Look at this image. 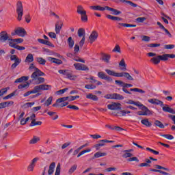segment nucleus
Returning a JSON list of instances; mask_svg holds the SVG:
<instances>
[{
    "instance_id": "nucleus-1",
    "label": "nucleus",
    "mask_w": 175,
    "mask_h": 175,
    "mask_svg": "<svg viewBox=\"0 0 175 175\" xmlns=\"http://www.w3.org/2000/svg\"><path fill=\"white\" fill-rule=\"evenodd\" d=\"M109 110H120L116 114H114L116 117H125L126 114H131L130 111L121 110V103H113L107 105Z\"/></svg>"
},
{
    "instance_id": "nucleus-2",
    "label": "nucleus",
    "mask_w": 175,
    "mask_h": 175,
    "mask_svg": "<svg viewBox=\"0 0 175 175\" xmlns=\"http://www.w3.org/2000/svg\"><path fill=\"white\" fill-rule=\"evenodd\" d=\"M169 58H175V55L165 53L161 55H157V57L151 58L150 62L154 64V65H158L161 61H167Z\"/></svg>"
},
{
    "instance_id": "nucleus-3",
    "label": "nucleus",
    "mask_w": 175,
    "mask_h": 175,
    "mask_svg": "<svg viewBox=\"0 0 175 175\" xmlns=\"http://www.w3.org/2000/svg\"><path fill=\"white\" fill-rule=\"evenodd\" d=\"M106 73L109 76H113L114 77H125L127 80L133 81V77L131 76V75L128 72H116L111 70L106 69Z\"/></svg>"
},
{
    "instance_id": "nucleus-4",
    "label": "nucleus",
    "mask_w": 175,
    "mask_h": 175,
    "mask_svg": "<svg viewBox=\"0 0 175 175\" xmlns=\"http://www.w3.org/2000/svg\"><path fill=\"white\" fill-rule=\"evenodd\" d=\"M29 70H32V69H34L35 72H33L31 77L33 79V80H36L37 77H40L41 76H44V72H42L39 70V68H36L33 64H31L29 67Z\"/></svg>"
},
{
    "instance_id": "nucleus-5",
    "label": "nucleus",
    "mask_w": 175,
    "mask_h": 175,
    "mask_svg": "<svg viewBox=\"0 0 175 175\" xmlns=\"http://www.w3.org/2000/svg\"><path fill=\"white\" fill-rule=\"evenodd\" d=\"M16 14L18 21L23 20V16L24 15V7L23 6V2L18 1L16 3Z\"/></svg>"
},
{
    "instance_id": "nucleus-6",
    "label": "nucleus",
    "mask_w": 175,
    "mask_h": 175,
    "mask_svg": "<svg viewBox=\"0 0 175 175\" xmlns=\"http://www.w3.org/2000/svg\"><path fill=\"white\" fill-rule=\"evenodd\" d=\"M58 72L63 76H66V79L70 80H76L77 76L73 75V72L70 70H59Z\"/></svg>"
},
{
    "instance_id": "nucleus-7",
    "label": "nucleus",
    "mask_w": 175,
    "mask_h": 175,
    "mask_svg": "<svg viewBox=\"0 0 175 175\" xmlns=\"http://www.w3.org/2000/svg\"><path fill=\"white\" fill-rule=\"evenodd\" d=\"M11 35L12 36H16V35H18V36L24 38L25 35H27V31H25V29L18 27V29H15L14 32L11 33Z\"/></svg>"
},
{
    "instance_id": "nucleus-8",
    "label": "nucleus",
    "mask_w": 175,
    "mask_h": 175,
    "mask_svg": "<svg viewBox=\"0 0 175 175\" xmlns=\"http://www.w3.org/2000/svg\"><path fill=\"white\" fill-rule=\"evenodd\" d=\"M10 58L11 61H14V63L11 66V68L12 69H16L18 66V64H21V59L18 58L16 55H11Z\"/></svg>"
},
{
    "instance_id": "nucleus-9",
    "label": "nucleus",
    "mask_w": 175,
    "mask_h": 175,
    "mask_svg": "<svg viewBox=\"0 0 175 175\" xmlns=\"http://www.w3.org/2000/svg\"><path fill=\"white\" fill-rule=\"evenodd\" d=\"M138 107L143 111L144 116H152V111L150 110L148 107L142 104V103H139Z\"/></svg>"
},
{
    "instance_id": "nucleus-10",
    "label": "nucleus",
    "mask_w": 175,
    "mask_h": 175,
    "mask_svg": "<svg viewBox=\"0 0 175 175\" xmlns=\"http://www.w3.org/2000/svg\"><path fill=\"white\" fill-rule=\"evenodd\" d=\"M10 40V36L6 31H3L0 33V42L5 43V42Z\"/></svg>"
},
{
    "instance_id": "nucleus-11",
    "label": "nucleus",
    "mask_w": 175,
    "mask_h": 175,
    "mask_svg": "<svg viewBox=\"0 0 175 175\" xmlns=\"http://www.w3.org/2000/svg\"><path fill=\"white\" fill-rule=\"evenodd\" d=\"M38 161H39V157H36L31 160V163L27 167L28 172H33V169H35Z\"/></svg>"
},
{
    "instance_id": "nucleus-12",
    "label": "nucleus",
    "mask_w": 175,
    "mask_h": 175,
    "mask_svg": "<svg viewBox=\"0 0 175 175\" xmlns=\"http://www.w3.org/2000/svg\"><path fill=\"white\" fill-rule=\"evenodd\" d=\"M74 66L77 70H90V68L85 64L77 63L74 64Z\"/></svg>"
},
{
    "instance_id": "nucleus-13",
    "label": "nucleus",
    "mask_w": 175,
    "mask_h": 175,
    "mask_svg": "<svg viewBox=\"0 0 175 175\" xmlns=\"http://www.w3.org/2000/svg\"><path fill=\"white\" fill-rule=\"evenodd\" d=\"M105 143H114V141H110L107 139L100 140L99 144L94 145L96 151L99 150V147H103L105 146Z\"/></svg>"
},
{
    "instance_id": "nucleus-14",
    "label": "nucleus",
    "mask_w": 175,
    "mask_h": 175,
    "mask_svg": "<svg viewBox=\"0 0 175 175\" xmlns=\"http://www.w3.org/2000/svg\"><path fill=\"white\" fill-rule=\"evenodd\" d=\"M148 102L149 103H151L152 105H159L161 106V107L164 106L163 105V102L160 100H158L157 98H150V99H148Z\"/></svg>"
},
{
    "instance_id": "nucleus-15",
    "label": "nucleus",
    "mask_w": 175,
    "mask_h": 175,
    "mask_svg": "<svg viewBox=\"0 0 175 175\" xmlns=\"http://www.w3.org/2000/svg\"><path fill=\"white\" fill-rule=\"evenodd\" d=\"M106 10H108L109 12H111V14H113V16H118L122 13L121 12V11L117 9H114L113 8H110L109 6H106Z\"/></svg>"
},
{
    "instance_id": "nucleus-16",
    "label": "nucleus",
    "mask_w": 175,
    "mask_h": 175,
    "mask_svg": "<svg viewBox=\"0 0 175 175\" xmlns=\"http://www.w3.org/2000/svg\"><path fill=\"white\" fill-rule=\"evenodd\" d=\"M98 31H93L90 36H89V40H90V43L92 44L93 42H95L98 39Z\"/></svg>"
},
{
    "instance_id": "nucleus-17",
    "label": "nucleus",
    "mask_w": 175,
    "mask_h": 175,
    "mask_svg": "<svg viewBox=\"0 0 175 175\" xmlns=\"http://www.w3.org/2000/svg\"><path fill=\"white\" fill-rule=\"evenodd\" d=\"M62 25L63 23L62 21H58L56 22L55 31L57 34H59L61 32V29H62Z\"/></svg>"
},
{
    "instance_id": "nucleus-18",
    "label": "nucleus",
    "mask_w": 175,
    "mask_h": 175,
    "mask_svg": "<svg viewBox=\"0 0 175 175\" xmlns=\"http://www.w3.org/2000/svg\"><path fill=\"white\" fill-rule=\"evenodd\" d=\"M14 102L13 101H5L0 103V110L1 109H5V107H9V106H13Z\"/></svg>"
},
{
    "instance_id": "nucleus-19",
    "label": "nucleus",
    "mask_w": 175,
    "mask_h": 175,
    "mask_svg": "<svg viewBox=\"0 0 175 175\" xmlns=\"http://www.w3.org/2000/svg\"><path fill=\"white\" fill-rule=\"evenodd\" d=\"M38 42L41 44H46V46H49V47H54V44H53V43H51V42L49 40H46L42 38H38Z\"/></svg>"
},
{
    "instance_id": "nucleus-20",
    "label": "nucleus",
    "mask_w": 175,
    "mask_h": 175,
    "mask_svg": "<svg viewBox=\"0 0 175 175\" xmlns=\"http://www.w3.org/2000/svg\"><path fill=\"white\" fill-rule=\"evenodd\" d=\"M131 87H133V85L131 83H124V86L122 88L123 92H125V94H129V95H132V92L128 91V89H127V88H131Z\"/></svg>"
},
{
    "instance_id": "nucleus-21",
    "label": "nucleus",
    "mask_w": 175,
    "mask_h": 175,
    "mask_svg": "<svg viewBox=\"0 0 175 175\" xmlns=\"http://www.w3.org/2000/svg\"><path fill=\"white\" fill-rule=\"evenodd\" d=\"M48 60L53 62V64H56V65H62L63 64L62 60L51 57H49Z\"/></svg>"
},
{
    "instance_id": "nucleus-22",
    "label": "nucleus",
    "mask_w": 175,
    "mask_h": 175,
    "mask_svg": "<svg viewBox=\"0 0 175 175\" xmlns=\"http://www.w3.org/2000/svg\"><path fill=\"white\" fill-rule=\"evenodd\" d=\"M162 109L163 111H165V113H170L171 114H175V110L173 109V108L168 107L167 105H165V106L163 107Z\"/></svg>"
},
{
    "instance_id": "nucleus-23",
    "label": "nucleus",
    "mask_w": 175,
    "mask_h": 175,
    "mask_svg": "<svg viewBox=\"0 0 175 175\" xmlns=\"http://www.w3.org/2000/svg\"><path fill=\"white\" fill-rule=\"evenodd\" d=\"M107 18L109 20H112L113 21H122V18L118 17V16H114L110 14H107L106 15Z\"/></svg>"
},
{
    "instance_id": "nucleus-24",
    "label": "nucleus",
    "mask_w": 175,
    "mask_h": 175,
    "mask_svg": "<svg viewBox=\"0 0 175 175\" xmlns=\"http://www.w3.org/2000/svg\"><path fill=\"white\" fill-rule=\"evenodd\" d=\"M54 169H55V162H52L49 167L48 174L51 175L54 173Z\"/></svg>"
},
{
    "instance_id": "nucleus-25",
    "label": "nucleus",
    "mask_w": 175,
    "mask_h": 175,
    "mask_svg": "<svg viewBox=\"0 0 175 175\" xmlns=\"http://www.w3.org/2000/svg\"><path fill=\"white\" fill-rule=\"evenodd\" d=\"M34 80L36 81V84L37 85L42 84V83H44V78L39 77H37L36 79H32V80L29 81L30 83H32V81H34Z\"/></svg>"
},
{
    "instance_id": "nucleus-26",
    "label": "nucleus",
    "mask_w": 175,
    "mask_h": 175,
    "mask_svg": "<svg viewBox=\"0 0 175 175\" xmlns=\"http://www.w3.org/2000/svg\"><path fill=\"white\" fill-rule=\"evenodd\" d=\"M80 15H81V21H83V23H87V21H88V16H87V11L82 12V14H80Z\"/></svg>"
},
{
    "instance_id": "nucleus-27",
    "label": "nucleus",
    "mask_w": 175,
    "mask_h": 175,
    "mask_svg": "<svg viewBox=\"0 0 175 175\" xmlns=\"http://www.w3.org/2000/svg\"><path fill=\"white\" fill-rule=\"evenodd\" d=\"M87 99H91V100H94V102H96L99 100V98L96 95H94L92 94H89L86 96Z\"/></svg>"
},
{
    "instance_id": "nucleus-28",
    "label": "nucleus",
    "mask_w": 175,
    "mask_h": 175,
    "mask_svg": "<svg viewBox=\"0 0 175 175\" xmlns=\"http://www.w3.org/2000/svg\"><path fill=\"white\" fill-rule=\"evenodd\" d=\"M91 9H93V10H100V12H105V10H106V6L101 7L100 5H93L91 6Z\"/></svg>"
},
{
    "instance_id": "nucleus-29",
    "label": "nucleus",
    "mask_w": 175,
    "mask_h": 175,
    "mask_svg": "<svg viewBox=\"0 0 175 175\" xmlns=\"http://www.w3.org/2000/svg\"><path fill=\"white\" fill-rule=\"evenodd\" d=\"M141 123L143 125H145V126H147L148 128H150L152 125L151 122L148 121V119H143L141 120Z\"/></svg>"
},
{
    "instance_id": "nucleus-30",
    "label": "nucleus",
    "mask_w": 175,
    "mask_h": 175,
    "mask_svg": "<svg viewBox=\"0 0 175 175\" xmlns=\"http://www.w3.org/2000/svg\"><path fill=\"white\" fill-rule=\"evenodd\" d=\"M25 62H27L28 64H30V62H33V55H32V53L28 54L26 57Z\"/></svg>"
},
{
    "instance_id": "nucleus-31",
    "label": "nucleus",
    "mask_w": 175,
    "mask_h": 175,
    "mask_svg": "<svg viewBox=\"0 0 175 175\" xmlns=\"http://www.w3.org/2000/svg\"><path fill=\"white\" fill-rule=\"evenodd\" d=\"M110 58H111V56L110 55L103 54L102 59L103 61H104V62L109 64L110 62Z\"/></svg>"
},
{
    "instance_id": "nucleus-32",
    "label": "nucleus",
    "mask_w": 175,
    "mask_h": 175,
    "mask_svg": "<svg viewBox=\"0 0 175 175\" xmlns=\"http://www.w3.org/2000/svg\"><path fill=\"white\" fill-rule=\"evenodd\" d=\"M29 79V77L23 76L19 79H16L14 83H23V81H28Z\"/></svg>"
},
{
    "instance_id": "nucleus-33",
    "label": "nucleus",
    "mask_w": 175,
    "mask_h": 175,
    "mask_svg": "<svg viewBox=\"0 0 175 175\" xmlns=\"http://www.w3.org/2000/svg\"><path fill=\"white\" fill-rule=\"evenodd\" d=\"M78 36L79 38H85V29L80 28L78 29Z\"/></svg>"
},
{
    "instance_id": "nucleus-34",
    "label": "nucleus",
    "mask_w": 175,
    "mask_h": 175,
    "mask_svg": "<svg viewBox=\"0 0 175 175\" xmlns=\"http://www.w3.org/2000/svg\"><path fill=\"white\" fill-rule=\"evenodd\" d=\"M118 25H120V27H125L126 28H135L136 27V25H132L129 23H119Z\"/></svg>"
},
{
    "instance_id": "nucleus-35",
    "label": "nucleus",
    "mask_w": 175,
    "mask_h": 175,
    "mask_svg": "<svg viewBox=\"0 0 175 175\" xmlns=\"http://www.w3.org/2000/svg\"><path fill=\"white\" fill-rule=\"evenodd\" d=\"M119 66H122L120 69L122 70H126V64H125V59H122L119 63Z\"/></svg>"
},
{
    "instance_id": "nucleus-36",
    "label": "nucleus",
    "mask_w": 175,
    "mask_h": 175,
    "mask_svg": "<svg viewBox=\"0 0 175 175\" xmlns=\"http://www.w3.org/2000/svg\"><path fill=\"white\" fill-rule=\"evenodd\" d=\"M124 154H122L123 158H131L133 157V154L131 153V150H124Z\"/></svg>"
},
{
    "instance_id": "nucleus-37",
    "label": "nucleus",
    "mask_w": 175,
    "mask_h": 175,
    "mask_svg": "<svg viewBox=\"0 0 175 175\" xmlns=\"http://www.w3.org/2000/svg\"><path fill=\"white\" fill-rule=\"evenodd\" d=\"M113 99H116V100H123L124 96L120 94L113 93Z\"/></svg>"
},
{
    "instance_id": "nucleus-38",
    "label": "nucleus",
    "mask_w": 175,
    "mask_h": 175,
    "mask_svg": "<svg viewBox=\"0 0 175 175\" xmlns=\"http://www.w3.org/2000/svg\"><path fill=\"white\" fill-rule=\"evenodd\" d=\"M41 85V91H49L51 90V85L42 84Z\"/></svg>"
},
{
    "instance_id": "nucleus-39",
    "label": "nucleus",
    "mask_w": 175,
    "mask_h": 175,
    "mask_svg": "<svg viewBox=\"0 0 175 175\" xmlns=\"http://www.w3.org/2000/svg\"><path fill=\"white\" fill-rule=\"evenodd\" d=\"M107 153L102 152H97L94 154V158H100V157H106Z\"/></svg>"
},
{
    "instance_id": "nucleus-40",
    "label": "nucleus",
    "mask_w": 175,
    "mask_h": 175,
    "mask_svg": "<svg viewBox=\"0 0 175 175\" xmlns=\"http://www.w3.org/2000/svg\"><path fill=\"white\" fill-rule=\"evenodd\" d=\"M40 140V138L39 137L34 136L33 139H31L29 141V144H36V143H38V142H39Z\"/></svg>"
},
{
    "instance_id": "nucleus-41",
    "label": "nucleus",
    "mask_w": 175,
    "mask_h": 175,
    "mask_svg": "<svg viewBox=\"0 0 175 175\" xmlns=\"http://www.w3.org/2000/svg\"><path fill=\"white\" fill-rule=\"evenodd\" d=\"M68 43L70 49H73V46H75V41L72 39V37H69L68 39Z\"/></svg>"
},
{
    "instance_id": "nucleus-42",
    "label": "nucleus",
    "mask_w": 175,
    "mask_h": 175,
    "mask_svg": "<svg viewBox=\"0 0 175 175\" xmlns=\"http://www.w3.org/2000/svg\"><path fill=\"white\" fill-rule=\"evenodd\" d=\"M125 103H126L127 105H135V106H137L139 107V105H140V102L137 101H133V100H129L128 101L125 102Z\"/></svg>"
},
{
    "instance_id": "nucleus-43",
    "label": "nucleus",
    "mask_w": 175,
    "mask_h": 175,
    "mask_svg": "<svg viewBox=\"0 0 175 175\" xmlns=\"http://www.w3.org/2000/svg\"><path fill=\"white\" fill-rule=\"evenodd\" d=\"M69 96L66 97H62L56 100L57 103H62V102H66V100H68Z\"/></svg>"
},
{
    "instance_id": "nucleus-44",
    "label": "nucleus",
    "mask_w": 175,
    "mask_h": 175,
    "mask_svg": "<svg viewBox=\"0 0 175 175\" xmlns=\"http://www.w3.org/2000/svg\"><path fill=\"white\" fill-rule=\"evenodd\" d=\"M36 61L40 65H46V59H43V57H37Z\"/></svg>"
},
{
    "instance_id": "nucleus-45",
    "label": "nucleus",
    "mask_w": 175,
    "mask_h": 175,
    "mask_svg": "<svg viewBox=\"0 0 175 175\" xmlns=\"http://www.w3.org/2000/svg\"><path fill=\"white\" fill-rule=\"evenodd\" d=\"M154 125L156 126H159V128H161V129H163L165 128V125H163L159 120H155Z\"/></svg>"
},
{
    "instance_id": "nucleus-46",
    "label": "nucleus",
    "mask_w": 175,
    "mask_h": 175,
    "mask_svg": "<svg viewBox=\"0 0 175 175\" xmlns=\"http://www.w3.org/2000/svg\"><path fill=\"white\" fill-rule=\"evenodd\" d=\"M130 91L134 92H139V94H146V91L139 88H131Z\"/></svg>"
},
{
    "instance_id": "nucleus-47",
    "label": "nucleus",
    "mask_w": 175,
    "mask_h": 175,
    "mask_svg": "<svg viewBox=\"0 0 175 175\" xmlns=\"http://www.w3.org/2000/svg\"><path fill=\"white\" fill-rule=\"evenodd\" d=\"M85 12V10H84V8H83V6H81V5L77 6V13H78V14H81L84 13Z\"/></svg>"
},
{
    "instance_id": "nucleus-48",
    "label": "nucleus",
    "mask_w": 175,
    "mask_h": 175,
    "mask_svg": "<svg viewBox=\"0 0 175 175\" xmlns=\"http://www.w3.org/2000/svg\"><path fill=\"white\" fill-rule=\"evenodd\" d=\"M36 125H42V122L41 121L36 122V119L33 120V121H31V124H29V126H35Z\"/></svg>"
},
{
    "instance_id": "nucleus-49",
    "label": "nucleus",
    "mask_w": 175,
    "mask_h": 175,
    "mask_svg": "<svg viewBox=\"0 0 175 175\" xmlns=\"http://www.w3.org/2000/svg\"><path fill=\"white\" fill-rule=\"evenodd\" d=\"M9 90H10V87H7L5 88H2L0 90V96H2L3 95H5V94H6V92H8V91H9Z\"/></svg>"
},
{
    "instance_id": "nucleus-50",
    "label": "nucleus",
    "mask_w": 175,
    "mask_h": 175,
    "mask_svg": "<svg viewBox=\"0 0 175 175\" xmlns=\"http://www.w3.org/2000/svg\"><path fill=\"white\" fill-rule=\"evenodd\" d=\"M16 95V91L13 92L12 93H10V94L4 96L3 98V100H7V99H10V98H13Z\"/></svg>"
},
{
    "instance_id": "nucleus-51",
    "label": "nucleus",
    "mask_w": 175,
    "mask_h": 175,
    "mask_svg": "<svg viewBox=\"0 0 175 175\" xmlns=\"http://www.w3.org/2000/svg\"><path fill=\"white\" fill-rule=\"evenodd\" d=\"M33 94H38L40 91H42L41 85H36L34 87L33 90H32Z\"/></svg>"
},
{
    "instance_id": "nucleus-52",
    "label": "nucleus",
    "mask_w": 175,
    "mask_h": 175,
    "mask_svg": "<svg viewBox=\"0 0 175 175\" xmlns=\"http://www.w3.org/2000/svg\"><path fill=\"white\" fill-rule=\"evenodd\" d=\"M60 174H61V163H59L57 165L55 175H60Z\"/></svg>"
},
{
    "instance_id": "nucleus-53",
    "label": "nucleus",
    "mask_w": 175,
    "mask_h": 175,
    "mask_svg": "<svg viewBox=\"0 0 175 175\" xmlns=\"http://www.w3.org/2000/svg\"><path fill=\"white\" fill-rule=\"evenodd\" d=\"M13 39L10 38V40H8L9 42V46L10 47H12L13 49H16V42L15 41H12Z\"/></svg>"
},
{
    "instance_id": "nucleus-54",
    "label": "nucleus",
    "mask_w": 175,
    "mask_h": 175,
    "mask_svg": "<svg viewBox=\"0 0 175 175\" xmlns=\"http://www.w3.org/2000/svg\"><path fill=\"white\" fill-rule=\"evenodd\" d=\"M91 149H86L84 150L81 151L78 154H77V158H80V157H81V155H83V154H85L87 152H90Z\"/></svg>"
},
{
    "instance_id": "nucleus-55",
    "label": "nucleus",
    "mask_w": 175,
    "mask_h": 175,
    "mask_svg": "<svg viewBox=\"0 0 175 175\" xmlns=\"http://www.w3.org/2000/svg\"><path fill=\"white\" fill-rule=\"evenodd\" d=\"M161 136L165 139H167L168 140H173V139H174V137L170 134H164L161 135Z\"/></svg>"
},
{
    "instance_id": "nucleus-56",
    "label": "nucleus",
    "mask_w": 175,
    "mask_h": 175,
    "mask_svg": "<svg viewBox=\"0 0 175 175\" xmlns=\"http://www.w3.org/2000/svg\"><path fill=\"white\" fill-rule=\"evenodd\" d=\"M85 88H86V90H95V88H96V85L92 84H88L85 85Z\"/></svg>"
},
{
    "instance_id": "nucleus-57",
    "label": "nucleus",
    "mask_w": 175,
    "mask_h": 175,
    "mask_svg": "<svg viewBox=\"0 0 175 175\" xmlns=\"http://www.w3.org/2000/svg\"><path fill=\"white\" fill-rule=\"evenodd\" d=\"M76 169H77V165H72L70 170H68V174H72V173L75 172V171L76 170Z\"/></svg>"
},
{
    "instance_id": "nucleus-58",
    "label": "nucleus",
    "mask_w": 175,
    "mask_h": 175,
    "mask_svg": "<svg viewBox=\"0 0 175 175\" xmlns=\"http://www.w3.org/2000/svg\"><path fill=\"white\" fill-rule=\"evenodd\" d=\"M107 75H105V72H98V77H99V79H102L103 80H105Z\"/></svg>"
},
{
    "instance_id": "nucleus-59",
    "label": "nucleus",
    "mask_w": 175,
    "mask_h": 175,
    "mask_svg": "<svg viewBox=\"0 0 175 175\" xmlns=\"http://www.w3.org/2000/svg\"><path fill=\"white\" fill-rule=\"evenodd\" d=\"M26 87H29V83L26 82V83L21 84L18 86V90H23V88H26Z\"/></svg>"
},
{
    "instance_id": "nucleus-60",
    "label": "nucleus",
    "mask_w": 175,
    "mask_h": 175,
    "mask_svg": "<svg viewBox=\"0 0 175 175\" xmlns=\"http://www.w3.org/2000/svg\"><path fill=\"white\" fill-rule=\"evenodd\" d=\"M51 102H53V96H50L44 103L45 106H50L51 105Z\"/></svg>"
},
{
    "instance_id": "nucleus-61",
    "label": "nucleus",
    "mask_w": 175,
    "mask_h": 175,
    "mask_svg": "<svg viewBox=\"0 0 175 175\" xmlns=\"http://www.w3.org/2000/svg\"><path fill=\"white\" fill-rule=\"evenodd\" d=\"M113 53H121V48L118 45H116L114 49L112 50Z\"/></svg>"
},
{
    "instance_id": "nucleus-62",
    "label": "nucleus",
    "mask_w": 175,
    "mask_h": 175,
    "mask_svg": "<svg viewBox=\"0 0 175 175\" xmlns=\"http://www.w3.org/2000/svg\"><path fill=\"white\" fill-rule=\"evenodd\" d=\"M147 20V18L146 17H138L136 18L137 23H144Z\"/></svg>"
},
{
    "instance_id": "nucleus-63",
    "label": "nucleus",
    "mask_w": 175,
    "mask_h": 175,
    "mask_svg": "<svg viewBox=\"0 0 175 175\" xmlns=\"http://www.w3.org/2000/svg\"><path fill=\"white\" fill-rule=\"evenodd\" d=\"M115 83L116 84H118V85H120V87H122V88H124V85L125 84V82L120 80H116Z\"/></svg>"
},
{
    "instance_id": "nucleus-64",
    "label": "nucleus",
    "mask_w": 175,
    "mask_h": 175,
    "mask_svg": "<svg viewBox=\"0 0 175 175\" xmlns=\"http://www.w3.org/2000/svg\"><path fill=\"white\" fill-rule=\"evenodd\" d=\"M127 161L128 162H139V159H137V157H130Z\"/></svg>"
}]
</instances>
